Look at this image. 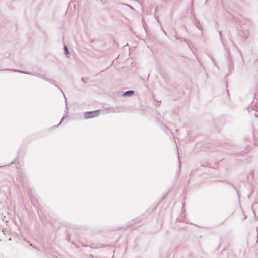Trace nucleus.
Listing matches in <instances>:
<instances>
[{"mask_svg":"<svg viewBox=\"0 0 258 258\" xmlns=\"http://www.w3.org/2000/svg\"><path fill=\"white\" fill-rule=\"evenodd\" d=\"M100 113V110L90 111L84 112V117L85 119H89L98 116Z\"/></svg>","mask_w":258,"mask_h":258,"instance_id":"1","label":"nucleus"},{"mask_svg":"<svg viewBox=\"0 0 258 258\" xmlns=\"http://www.w3.org/2000/svg\"><path fill=\"white\" fill-rule=\"evenodd\" d=\"M135 92L133 90H128L125 92H124L122 94L123 96H130L133 94H134Z\"/></svg>","mask_w":258,"mask_h":258,"instance_id":"2","label":"nucleus"},{"mask_svg":"<svg viewBox=\"0 0 258 258\" xmlns=\"http://www.w3.org/2000/svg\"><path fill=\"white\" fill-rule=\"evenodd\" d=\"M11 70L13 71L14 72H19V73H24V74H30V75H34V74H30V73H27V72H23V71H21L18 70L11 69Z\"/></svg>","mask_w":258,"mask_h":258,"instance_id":"3","label":"nucleus"},{"mask_svg":"<svg viewBox=\"0 0 258 258\" xmlns=\"http://www.w3.org/2000/svg\"><path fill=\"white\" fill-rule=\"evenodd\" d=\"M63 49H64V53L65 54L67 55V54H69V52L68 49V48L66 45L64 46Z\"/></svg>","mask_w":258,"mask_h":258,"instance_id":"4","label":"nucleus"},{"mask_svg":"<svg viewBox=\"0 0 258 258\" xmlns=\"http://www.w3.org/2000/svg\"><path fill=\"white\" fill-rule=\"evenodd\" d=\"M63 117L61 118V120L59 121V123L57 124V125H59V124H60V123H61V121H62V119H63Z\"/></svg>","mask_w":258,"mask_h":258,"instance_id":"5","label":"nucleus"},{"mask_svg":"<svg viewBox=\"0 0 258 258\" xmlns=\"http://www.w3.org/2000/svg\"><path fill=\"white\" fill-rule=\"evenodd\" d=\"M60 90V91L62 92V93L63 94V96H64L63 92L62 91V90H61L60 89H59ZM65 97V96H64Z\"/></svg>","mask_w":258,"mask_h":258,"instance_id":"6","label":"nucleus"},{"mask_svg":"<svg viewBox=\"0 0 258 258\" xmlns=\"http://www.w3.org/2000/svg\"><path fill=\"white\" fill-rule=\"evenodd\" d=\"M175 38L176 39H178V37L176 35H175Z\"/></svg>","mask_w":258,"mask_h":258,"instance_id":"7","label":"nucleus"},{"mask_svg":"<svg viewBox=\"0 0 258 258\" xmlns=\"http://www.w3.org/2000/svg\"><path fill=\"white\" fill-rule=\"evenodd\" d=\"M178 160H179V156H178Z\"/></svg>","mask_w":258,"mask_h":258,"instance_id":"8","label":"nucleus"},{"mask_svg":"<svg viewBox=\"0 0 258 258\" xmlns=\"http://www.w3.org/2000/svg\"><path fill=\"white\" fill-rule=\"evenodd\" d=\"M183 39V38H179V40Z\"/></svg>","mask_w":258,"mask_h":258,"instance_id":"9","label":"nucleus"}]
</instances>
